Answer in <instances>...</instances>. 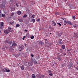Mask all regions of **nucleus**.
<instances>
[{"label":"nucleus","instance_id":"obj_11","mask_svg":"<svg viewBox=\"0 0 78 78\" xmlns=\"http://www.w3.org/2000/svg\"><path fill=\"white\" fill-rule=\"evenodd\" d=\"M58 59L60 61H61V57H60V55H58Z\"/></svg>","mask_w":78,"mask_h":78},{"label":"nucleus","instance_id":"obj_56","mask_svg":"<svg viewBox=\"0 0 78 78\" xmlns=\"http://www.w3.org/2000/svg\"><path fill=\"white\" fill-rule=\"evenodd\" d=\"M52 66H54V64H52Z\"/></svg>","mask_w":78,"mask_h":78},{"label":"nucleus","instance_id":"obj_61","mask_svg":"<svg viewBox=\"0 0 78 78\" xmlns=\"http://www.w3.org/2000/svg\"><path fill=\"white\" fill-rule=\"evenodd\" d=\"M0 33H1V30H0Z\"/></svg>","mask_w":78,"mask_h":78},{"label":"nucleus","instance_id":"obj_26","mask_svg":"<svg viewBox=\"0 0 78 78\" xmlns=\"http://www.w3.org/2000/svg\"><path fill=\"white\" fill-rule=\"evenodd\" d=\"M76 16H73V20H75V17H76Z\"/></svg>","mask_w":78,"mask_h":78},{"label":"nucleus","instance_id":"obj_60","mask_svg":"<svg viewBox=\"0 0 78 78\" xmlns=\"http://www.w3.org/2000/svg\"><path fill=\"white\" fill-rule=\"evenodd\" d=\"M50 34H51V33H50Z\"/></svg>","mask_w":78,"mask_h":78},{"label":"nucleus","instance_id":"obj_27","mask_svg":"<svg viewBox=\"0 0 78 78\" xmlns=\"http://www.w3.org/2000/svg\"><path fill=\"white\" fill-rule=\"evenodd\" d=\"M35 19H34L33 18V19H32V21L33 22V23H34L35 22Z\"/></svg>","mask_w":78,"mask_h":78},{"label":"nucleus","instance_id":"obj_34","mask_svg":"<svg viewBox=\"0 0 78 78\" xmlns=\"http://www.w3.org/2000/svg\"><path fill=\"white\" fill-rule=\"evenodd\" d=\"M26 36L27 38L29 37V35H28V34H26Z\"/></svg>","mask_w":78,"mask_h":78},{"label":"nucleus","instance_id":"obj_22","mask_svg":"<svg viewBox=\"0 0 78 78\" xmlns=\"http://www.w3.org/2000/svg\"><path fill=\"white\" fill-rule=\"evenodd\" d=\"M73 36V37H77V34L76 33L74 34V35Z\"/></svg>","mask_w":78,"mask_h":78},{"label":"nucleus","instance_id":"obj_41","mask_svg":"<svg viewBox=\"0 0 78 78\" xmlns=\"http://www.w3.org/2000/svg\"><path fill=\"white\" fill-rule=\"evenodd\" d=\"M8 30H12L11 28L10 27H8Z\"/></svg>","mask_w":78,"mask_h":78},{"label":"nucleus","instance_id":"obj_59","mask_svg":"<svg viewBox=\"0 0 78 78\" xmlns=\"http://www.w3.org/2000/svg\"><path fill=\"white\" fill-rule=\"evenodd\" d=\"M64 0L65 2H67V0Z\"/></svg>","mask_w":78,"mask_h":78},{"label":"nucleus","instance_id":"obj_30","mask_svg":"<svg viewBox=\"0 0 78 78\" xmlns=\"http://www.w3.org/2000/svg\"><path fill=\"white\" fill-rule=\"evenodd\" d=\"M37 22H39L40 21V18L37 19L36 20Z\"/></svg>","mask_w":78,"mask_h":78},{"label":"nucleus","instance_id":"obj_16","mask_svg":"<svg viewBox=\"0 0 78 78\" xmlns=\"http://www.w3.org/2000/svg\"><path fill=\"white\" fill-rule=\"evenodd\" d=\"M32 78H36V76L34 74H32Z\"/></svg>","mask_w":78,"mask_h":78},{"label":"nucleus","instance_id":"obj_52","mask_svg":"<svg viewBox=\"0 0 78 78\" xmlns=\"http://www.w3.org/2000/svg\"><path fill=\"white\" fill-rule=\"evenodd\" d=\"M76 69L78 70V66L77 67H76Z\"/></svg>","mask_w":78,"mask_h":78},{"label":"nucleus","instance_id":"obj_64","mask_svg":"<svg viewBox=\"0 0 78 78\" xmlns=\"http://www.w3.org/2000/svg\"><path fill=\"white\" fill-rule=\"evenodd\" d=\"M37 75H38H38H39V74H37Z\"/></svg>","mask_w":78,"mask_h":78},{"label":"nucleus","instance_id":"obj_42","mask_svg":"<svg viewBox=\"0 0 78 78\" xmlns=\"http://www.w3.org/2000/svg\"><path fill=\"white\" fill-rule=\"evenodd\" d=\"M9 24L10 25H11L12 24V22H10Z\"/></svg>","mask_w":78,"mask_h":78},{"label":"nucleus","instance_id":"obj_51","mask_svg":"<svg viewBox=\"0 0 78 78\" xmlns=\"http://www.w3.org/2000/svg\"><path fill=\"white\" fill-rule=\"evenodd\" d=\"M49 28H51V26H49Z\"/></svg>","mask_w":78,"mask_h":78},{"label":"nucleus","instance_id":"obj_37","mask_svg":"<svg viewBox=\"0 0 78 78\" xmlns=\"http://www.w3.org/2000/svg\"><path fill=\"white\" fill-rule=\"evenodd\" d=\"M58 37H61V35L59 34H58Z\"/></svg>","mask_w":78,"mask_h":78},{"label":"nucleus","instance_id":"obj_31","mask_svg":"<svg viewBox=\"0 0 78 78\" xmlns=\"http://www.w3.org/2000/svg\"><path fill=\"white\" fill-rule=\"evenodd\" d=\"M14 13L12 12V13H11V16L12 17H13V16H14Z\"/></svg>","mask_w":78,"mask_h":78},{"label":"nucleus","instance_id":"obj_8","mask_svg":"<svg viewBox=\"0 0 78 78\" xmlns=\"http://www.w3.org/2000/svg\"><path fill=\"white\" fill-rule=\"evenodd\" d=\"M73 64L72 63H69L68 65V66L69 67V68H71V67H72V66Z\"/></svg>","mask_w":78,"mask_h":78},{"label":"nucleus","instance_id":"obj_47","mask_svg":"<svg viewBox=\"0 0 78 78\" xmlns=\"http://www.w3.org/2000/svg\"><path fill=\"white\" fill-rule=\"evenodd\" d=\"M44 41H47V39L45 38V39H44Z\"/></svg>","mask_w":78,"mask_h":78},{"label":"nucleus","instance_id":"obj_18","mask_svg":"<svg viewBox=\"0 0 78 78\" xmlns=\"http://www.w3.org/2000/svg\"><path fill=\"white\" fill-rule=\"evenodd\" d=\"M73 27H74V28H75V27L77 26V25H76L75 23H73Z\"/></svg>","mask_w":78,"mask_h":78},{"label":"nucleus","instance_id":"obj_45","mask_svg":"<svg viewBox=\"0 0 78 78\" xmlns=\"http://www.w3.org/2000/svg\"><path fill=\"white\" fill-rule=\"evenodd\" d=\"M76 64H78V60H77L76 61Z\"/></svg>","mask_w":78,"mask_h":78},{"label":"nucleus","instance_id":"obj_4","mask_svg":"<svg viewBox=\"0 0 78 78\" xmlns=\"http://www.w3.org/2000/svg\"><path fill=\"white\" fill-rule=\"evenodd\" d=\"M12 46L14 48H16V47H17V44L16 43V42L13 41L12 44Z\"/></svg>","mask_w":78,"mask_h":78},{"label":"nucleus","instance_id":"obj_29","mask_svg":"<svg viewBox=\"0 0 78 78\" xmlns=\"http://www.w3.org/2000/svg\"><path fill=\"white\" fill-rule=\"evenodd\" d=\"M2 16L3 17H5V14H2Z\"/></svg>","mask_w":78,"mask_h":78},{"label":"nucleus","instance_id":"obj_15","mask_svg":"<svg viewBox=\"0 0 78 78\" xmlns=\"http://www.w3.org/2000/svg\"><path fill=\"white\" fill-rule=\"evenodd\" d=\"M19 50L20 51H22V50H23V49L22 48V47H20L19 48Z\"/></svg>","mask_w":78,"mask_h":78},{"label":"nucleus","instance_id":"obj_46","mask_svg":"<svg viewBox=\"0 0 78 78\" xmlns=\"http://www.w3.org/2000/svg\"><path fill=\"white\" fill-rule=\"evenodd\" d=\"M55 14H58V12H56L55 13Z\"/></svg>","mask_w":78,"mask_h":78},{"label":"nucleus","instance_id":"obj_1","mask_svg":"<svg viewBox=\"0 0 78 78\" xmlns=\"http://www.w3.org/2000/svg\"><path fill=\"white\" fill-rule=\"evenodd\" d=\"M47 72L49 74V75L50 76H52L53 75V74L51 73V70H48Z\"/></svg>","mask_w":78,"mask_h":78},{"label":"nucleus","instance_id":"obj_36","mask_svg":"<svg viewBox=\"0 0 78 78\" xmlns=\"http://www.w3.org/2000/svg\"><path fill=\"white\" fill-rule=\"evenodd\" d=\"M4 69H5L4 68V66H2L1 67V70H3Z\"/></svg>","mask_w":78,"mask_h":78},{"label":"nucleus","instance_id":"obj_5","mask_svg":"<svg viewBox=\"0 0 78 78\" xmlns=\"http://www.w3.org/2000/svg\"><path fill=\"white\" fill-rule=\"evenodd\" d=\"M27 44H23L21 46V47L23 49L24 48V47H26V45H27Z\"/></svg>","mask_w":78,"mask_h":78},{"label":"nucleus","instance_id":"obj_57","mask_svg":"<svg viewBox=\"0 0 78 78\" xmlns=\"http://www.w3.org/2000/svg\"><path fill=\"white\" fill-rule=\"evenodd\" d=\"M0 13H2V10H0Z\"/></svg>","mask_w":78,"mask_h":78},{"label":"nucleus","instance_id":"obj_38","mask_svg":"<svg viewBox=\"0 0 78 78\" xmlns=\"http://www.w3.org/2000/svg\"><path fill=\"white\" fill-rule=\"evenodd\" d=\"M34 17H35V15H33L32 16V17L33 18H34Z\"/></svg>","mask_w":78,"mask_h":78},{"label":"nucleus","instance_id":"obj_32","mask_svg":"<svg viewBox=\"0 0 78 78\" xmlns=\"http://www.w3.org/2000/svg\"><path fill=\"white\" fill-rule=\"evenodd\" d=\"M31 39H34V36H32L31 37H30Z\"/></svg>","mask_w":78,"mask_h":78},{"label":"nucleus","instance_id":"obj_21","mask_svg":"<svg viewBox=\"0 0 78 78\" xmlns=\"http://www.w3.org/2000/svg\"><path fill=\"white\" fill-rule=\"evenodd\" d=\"M4 24L3 23V22L1 23V28H2V27L3 26Z\"/></svg>","mask_w":78,"mask_h":78},{"label":"nucleus","instance_id":"obj_20","mask_svg":"<svg viewBox=\"0 0 78 78\" xmlns=\"http://www.w3.org/2000/svg\"><path fill=\"white\" fill-rule=\"evenodd\" d=\"M24 66H22L21 67V70H24Z\"/></svg>","mask_w":78,"mask_h":78},{"label":"nucleus","instance_id":"obj_54","mask_svg":"<svg viewBox=\"0 0 78 78\" xmlns=\"http://www.w3.org/2000/svg\"><path fill=\"white\" fill-rule=\"evenodd\" d=\"M12 23H14V22H12Z\"/></svg>","mask_w":78,"mask_h":78},{"label":"nucleus","instance_id":"obj_6","mask_svg":"<svg viewBox=\"0 0 78 78\" xmlns=\"http://www.w3.org/2000/svg\"><path fill=\"white\" fill-rule=\"evenodd\" d=\"M37 42L38 44H39V45H41L43 43V41H37Z\"/></svg>","mask_w":78,"mask_h":78},{"label":"nucleus","instance_id":"obj_49","mask_svg":"<svg viewBox=\"0 0 78 78\" xmlns=\"http://www.w3.org/2000/svg\"><path fill=\"white\" fill-rule=\"evenodd\" d=\"M63 32V31H62V32H61V35H62V33Z\"/></svg>","mask_w":78,"mask_h":78},{"label":"nucleus","instance_id":"obj_63","mask_svg":"<svg viewBox=\"0 0 78 78\" xmlns=\"http://www.w3.org/2000/svg\"><path fill=\"white\" fill-rule=\"evenodd\" d=\"M55 65H56V64H55Z\"/></svg>","mask_w":78,"mask_h":78},{"label":"nucleus","instance_id":"obj_24","mask_svg":"<svg viewBox=\"0 0 78 78\" xmlns=\"http://www.w3.org/2000/svg\"><path fill=\"white\" fill-rule=\"evenodd\" d=\"M14 47L12 46H11L9 48V49H10V50H11V49H12Z\"/></svg>","mask_w":78,"mask_h":78},{"label":"nucleus","instance_id":"obj_7","mask_svg":"<svg viewBox=\"0 0 78 78\" xmlns=\"http://www.w3.org/2000/svg\"><path fill=\"white\" fill-rule=\"evenodd\" d=\"M16 14L18 15H20V14H22V12L20 11H18L16 12Z\"/></svg>","mask_w":78,"mask_h":78},{"label":"nucleus","instance_id":"obj_9","mask_svg":"<svg viewBox=\"0 0 78 78\" xmlns=\"http://www.w3.org/2000/svg\"><path fill=\"white\" fill-rule=\"evenodd\" d=\"M4 33L5 34H8L9 33V30H5Z\"/></svg>","mask_w":78,"mask_h":78},{"label":"nucleus","instance_id":"obj_55","mask_svg":"<svg viewBox=\"0 0 78 78\" xmlns=\"http://www.w3.org/2000/svg\"><path fill=\"white\" fill-rule=\"evenodd\" d=\"M23 37H24V38H25V37H26V36H24Z\"/></svg>","mask_w":78,"mask_h":78},{"label":"nucleus","instance_id":"obj_40","mask_svg":"<svg viewBox=\"0 0 78 78\" xmlns=\"http://www.w3.org/2000/svg\"><path fill=\"white\" fill-rule=\"evenodd\" d=\"M63 55L64 56H66V52H64L63 53Z\"/></svg>","mask_w":78,"mask_h":78},{"label":"nucleus","instance_id":"obj_58","mask_svg":"<svg viewBox=\"0 0 78 78\" xmlns=\"http://www.w3.org/2000/svg\"><path fill=\"white\" fill-rule=\"evenodd\" d=\"M70 51V50L69 49V50H68V51Z\"/></svg>","mask_w":78,"mask_h":78},{"label":"nucleus","instance_id":"obj_50","mask_svg":"<svg viewBox=\"0 0 78 78\" xmlns=\"http://www.w3.org/2000/svg\"><path fill=\"white\" fill-rule=\"evenodd\" d=\"M37 77H38V78H41V76L39 77V76H38Z\"/></svg>","mask_w":78,"mask_h":78},{"label":"nucleus","instance_id":"obj_62","mask_svg":"<svg viewBox=\"0 0 78 78\" xmlns=\"http://www.w3.org/2000/svg\"><path fill=\"white\" fill-rule=\"evenodd\" d=\"M62 67H64V66H62Z\"/></svg>","mask_w":78,"mask_h":78},{"label":"nucleus","instance_id":"obj_13","mask_svg":"<svg viewBox=\"0 0 78 78\" xmlns=\"http://www.w3.org/2000/svg\"><path fill=\"white\" fill-rule=\"evenodd\" d=\"M6 42H7L8 44H9V45H11V44H12V42L11 41H7Z\"/></svg>","mask_w":78,"mask_h":78},{"label":"nucleus","instance_id":"obj_3","mask_svg":"<svg viewBox=\"0 0 78 78\" xmlns=\"http://www.w3.org/2000/svg\"><path fill=\"white\" fill-rule=\"evenodd\" d=\"M2 71L4 72H10V70L9 69H8L7 68H4L3 70Z\"/></svg>","mask_w":78,"mask_h":78},{"label":"nucleus","instance_id":"obj_10","mask_svg":"<svg viewBox=\"0 0 78 78\" xmlns=\"http://www.w3.org/2000/svg\"><path fill=\"white\" fill-rule=\"evenodd\" d=\"M61 48L62 49H63L64 50L65 49H66V46H65V45L64 44H63L62 45L61 47Z\"/></svg>","mask_w":78,"mask_h":78},{"label":"nucleus","instance_id":"obj_35","mask_svg":"<svg viewBox=\"0 0 78 78\" xmlns=\"http://www.w3.org/2000/svg\"><path fill=\"white\" fill-rule=\"evenodd\" d=\"M57 25H59L60 27L61 26V24L60 23H57Z\"/></svg>","mask_w":78,"mask_h":78},{"label":"nucleus","instance_id":"obj_23","mask_svg":"<svg viewBox=\"0 0 78 78\" xmlns=\"http://www.w3.org/2000/svg\"><path fill=\"white\" fill-rule=\"evenodd\" d=\"M23 18H25V17H27V14L24 15L23 16Z\"/></svg>","mask_w":78,"mask_h":78},{"label":"nucleus","instance_id":"obj_43","mask_svg":"<svg viewBox=\"0 0 78 78\" xmlns=\"http://www.w3.org/2000/svg\"><path fill=\"white\" fill-rule=\"evenodd\" d=\"M16 6L17 7H18V6H19V5H18V4H17V3L16 4Z\"/></svg>","mask_w":78,"mask_h":78},{"label":"nucleus","instance_id":"obj_28","mask_svg":"<svg viewBox=\"0 0 78 78\" xmlns=\"http://www.w3.org/2000/svg\"><path fill=\"white\" fill-rule=\"evenodd\" d=\"M16 27H20V24H16Z\"/></svg>","mask_w":78,"mask_h":78},{"label":"nucleus","instance_id":"obj_33","mask_svg":"<svg viewBox=\"0 0 78 78\" xmlns=\"http://www.w3.org/2000/svg\"><path fill=\"white\" fill-rule=\"evenodd\" d=\"M41 78H44L45 76H44V75H41Z\"/></svg>","mask_w":78,"mask_h":78},{"label":"nucleus","instance_id":"obj_48","mask_svg":"<svg viewBox=\"0 0 78 78\" xmlns=\"http://www.w3.org/2000/svg\"><path fill=\"white\" fill-rule=\"evenodd\" d=\"M31 56H32V57H33V56H34V55H33V54H31Z\"/></svg>","mask_w":78,"mask_h":78},{"label":"nucleus","instance_id":"obj_12","mask_svg":"<svg viewBox=\"0 0 78 78\" xmlns=\"http://www.w3.org/2000/svg\"><path fill=\"white\" fill-rule=\"evenodd\" d=\"M53 25V26H56V23L54 21H52L51 23Z\"/></svg>","mask_w":78,"mask_h":78},{"label":"nucleus","instance_id":"obj_17","mask_svg":"<svg viewBox=\"0 0 78 78\" xmlns=\"http://www.w3.org/2000/svg\"><path fill=\"white\" fill-rule=\"evenodd\" d=\"M19 21L20 22H21V23H22V22H23V20L22 19H20V20Z\"/></svg>","mask_w":78,"mask_h":78},{"label":"nucleus","instance_id":"obj_39","mask_svg":"<svg viewBox=\"0 0 78 78\" xmlns=\"http://www.w3.org/2000/svg\"><path fill=\"white\" fill-rule=\"evenodd\" d=\"M8 31H9V32H11V31H12V30H9Z\"/></svg>","mask_w":78,"mask_h":78},{"label":"nucleus","instance_id":"obj_14","mask_svg":"<svg viewBox=\"0 0 78 78\" xmlns=\"http://www.w3.org/2000/svg\"><path fill=\"white\" fill-rule=\"evenodd\" d=\"M58 43L59 45H61V44L62 45V44L61 40H59L58 42Z\"/></svg>","mask_w":78,"mask_h":78},{"label":"nucleus","instance_id":"obj_44","mask_svg":"<svg viewBox=\"0 0 78 78\" xmlns=\"http://www.w3.org/2000/svg\"><path fill=\"white\" fill-rule=\"evenodd\" d=\"M27 31H28V30H24V31H25L26 32V33H27Z\"/></svg>","mask_w":78,"mask_h":78},{"label":"nucleus","instance_id":"obj_53","mask_svg":"<svg viewBox=\"0 0 78 78\" xmlns=\"http://www.w3.org/2000/svg\"><path fill=\"white\" fill-rule=\"evenodd\" d=\"M25 40V38H24L23 37V40Z\"/></svg>","mask_w":78,"mask_h":78},{"label":"nucleus","instance_id":"obj_2","mask_svg":"<svg viewBox=\"0 0 78 78\" xmlns=\"http://www.w3.org/2000/svg\"><path fill=\"white\" fill-rule=\"evenodd\" d=\"M64 22H65V23H66V24H69V25H72L73 24L72 23L70 22L69 21H67L66 20H64Z\"/></svg>","mask_w":78,"mask_h":78},{"label":"nucleus","instance_id":"obj_25","mask_svg":"<svg viewBox=\"0 0 78 78\" xmlns=\"http://www.w3.org/2000/svg\"><path fill=\"white\" fill-rule=\"evenodd\" d=\"M37 62L36 61L34 60V64H37Z\"/></svg>","mask_w":78,"mask_h":78},{"label":"nucleus","instance_id":"obj_19","mask_svg":"<svg viewBox=\"0 0 78 78\" xmlns=\"http://www.w3.org/2000/svg\"><path fill=\"white\" fill-rule=\"evenodd\" d=\"M60 52L61 53H62V54H63V50L60 49Z\"/></svg>","mask_w":78,"mask_h":78}]
</instances>
